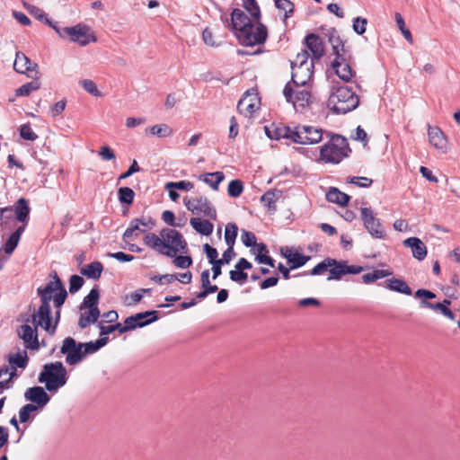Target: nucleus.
<instances>
[{
	"label": "nucleus",
	"instance_id": "4c0bfd02",
	"mask_svg": "<svg viewBox=\"0 0 460 460\" xmlns=\"http://www.w3.org/2000/svg\"><path fill=\"white\" fill-rule=\"evenodd\" d=\"M282 192L278 190H269L261 197V202L270 210H276V202L281 197Z\"/></svg>",
	"mask_w": 460,
	"mask_h": 460
},
{
	"label": "nucleus",
	"instance_id": "ea45409f",
	"mask_svg": "<svg viewBox=\"0 0 460 460\" xmlns=\"http://www.w3.org/2000/svg\"><path fill=\"white\" fill-rule=\"evenodd\" d=\"M16 376L15 367H12L11 370L7 367L0 368V388H9L12 379Z\"/></svg>",
	"mask_w": 460,
	"mask_h": 460
},
{
	"label": "nucleus",
	"instance_id": "6e6d98bb",
	"mask_svg": "<svg viewBox=\"0 0 460 460\" xmlns=\"http://www.w3.org/2000/svg\"><path fill=\"white\" fill-rule=\"evenodd\" d=\"M243 190V182L240 180H233L229 182L227 192L230 197L237 198Z\"/></svg>",
	"mask_w": 460,
	"mask_h": 460
},
{
	"label": "nucleus",
	"instance_id": "f257e3e1",
	"mask_svg": "<svg viewBox=\"0 0 460 460\" xmlns=\"http://www.w3.org/2000/svg\"><path fill=\"white\" fill-rule=\"evenodd\" d=\"M359 103L358 96L348 86L333 88L327 106L333 113L345 114L355 110Z\"/></svg>",
	"mask_w": 460,
	"mask_h": 460
},
{
	"label": "nucleus",
	"instance_id": "7ed1b4c3",
	"mask_svg": "<svg viewBox=\"0 0 460 460\" xmlns=\"http://www.w3.org/2000/svg\"><path fill=\"white\" fill-rule=\"evenodd\" d=\"M347 139L341 136H333L330 142L322 146L320 157L325 163L339 164L348 155Z\"/></svg>",
	"mask_w": 460,
	"mask_h": 460
},
{
	"label": "nucleus",
	"instance_id": "6ab92c4d",
	"mask_svg": "<svg viewBox=\"0 0 460 460\" xmlns=\"http://www.w3.org/2000/svg\"><path fill=\"white\" fill-rule=\"evenodd\" d=\"M295 128H291L284 125L271 124L265 127V133L270 139L279 140L281 138L290 139L293 142Z\"/></svg>",
	"mask_w": 460,
	"mask_h": 460
},
{
	"label": "nucleus",
	"instance_id": "c9c22d12",
	"mask_svg": "<svg viewBox=\"0 0 460 460\" xmlns=\"http://www.w3.org/2000/svg\"><path fill=\"white\" fill-rule=\"evenodd\" d=\"M108 337H102L95 341L82 342L84 358L87 355L97 352L101 348L104 347L108 343Z\"/></svg>",
	"mask_w": 460,
	"mask_h": 460
},
{
	"label": "nucleus",
	"instance_id": "72a5a7b5",
	"mask_svg": "<svg viewBox=\"0 0 460 460\" xmlns=\"http://www.w3.org/2000/svg\"><path fill=\"white\" fill-rule=\"evenodd\" d=\"M385 287L390 290L399 292L407 296L411 295V289L407 283L400 279H390L385 280Z\"/></svg>",
	"mask_w": 460,
	"mask_h": 460
},
{
	"label": "nucleus",
	"instance_id": "5fc2aeb1",
	"mask_svg": "<svg viewBox=\"0 0 460 460\" xmlns=\"http://www.w3.org/2000/svg\"><path fill=\"white\" fill-rule=\"evenodd\" d=\"M275 5L278 9L285 12L284 20L290 17L294 12V4L289 0H274Z\"/></svg>",
	"mask_w": 460,
	"mask_h": 460
},
{
	"label": "nucleus",
	"instance_id": "dca6fc26",
	"mask_svg": "<svg viewBox=\"0 0 460 460\" xmlns=\"http://www.w3.org/2000/svg\"><path fill=\"white\" fill-rule=\"evenodd\" d=\"M50 276L53 280L49 281L44 288H38L37 294L40 297V302H49L52 300V294L59 292L64 288L60 279L56 271H53Z\"/></svg>",
	"mask_w": 460,
	"mask_h": 460
},
{
	"label": "nucleus",
	"instance_id": "7c9ffc66",
	"mask_svg": "<svg viewBox=\"0 0 460 460\" xmlns=\"http://www.w3.org/2000/svg\"><path fill=\"white\" fill-rule=\"evenodd\" d=\"M350 197L341 191L339 189L335 187L330 188V190L326 193V199L329 202L336 203L341 206H346L349 201Z\"/></svg>",
	"mask_w": 460,
	"mask_h": 460
},
{
	"label": "nucleus",
	"instance_id": "13d9d810",
	"mask_svg": "<svg viewBox=\"0 0 460 460\" xmlns=\"http://www.w3.org/2000/svg\"><path fill=\"white\" fill-rule=\"evenodd\" d=\"M395 22L397 23L398 28L402 31V35L404 36L405 40L409 41L410 43H412V36L411 31L406 28L404 20L402 16L399 13H395Z\"/></svg>",
	"mask_w": 460,
	"mask_h": 460
},
{
	"label": "nucleus",
	"instance_id": "a18cd8bd",
	"mask_svg": "<svg viewBox=\"0 0 460 460\" xmlns=\"http://www.w3.org/2000/svg\"><path fill=\"white\" fill-rule=\"evenodd\" d=\"M40 88V84L37 79H33L31 82L26 83L20 86L15 93L17 96H29L32 92L37 91Z\"/></svg>",
	"mask_w": 460,
	"mask_h": 460
},
{
	"label": "nucleus",
	"instance_id": "2eb2a0df",
	"mask_svg": "<svg viewBox=\"0 0 460 460\" xmlns=\"http://www.w3.org/2000/svg\"><path fill=\"white\" fill-rule=\"evenodd\" d=\"M158 319V314L156 311H146L142 313L136 314L129 317H127L124 321L128 326H131L132 330L139 327H145Z\"/></svg>",
	"mask_w": 460,
	"mask_h": 460
},
{
	"label": "nucleus",
	"instance_id": "09e8293b",
	"mask_svg": "<svg viewBox=\"0 0 460 460\" xmlns=\"http://www.w3.org/2000/svg\"><path fill=\"white\" fill-rule=\"evenodd\" d=\"M135 192L129 187H120L118 190V198L120 203L130 205L133 203Z\"/></svg>",
	"mask_w": 460,
	"mask_h": 460
},
{
	"label": "nucleus",
	"instance_id": "f03ea898",
	"mask_svg": "<svg viewBox=\"0 0 460 460\" xmlns=\"http://www.w3.org/2000/svg\"><path fill=\"white\" fill-rule=\"evenodd\" d=\"M38 380L45 384L46 389L50 393H57L67 381V372L62 362L57 361L43 366Z\"/></svg>",
	"mask_w": 460,
	"mask_h": 460
},
{
	"label": "nucleus",
	"instance_id": "58836bf2",
	"mask_svg": "<svg viewBox=\"0 0 460 460\" xmlns=\"http://www.w3.org/2000/svg\"><path fill=\"white\" fill-rule=\"evenodd\" d=\"M420 306L423 308L431 309L435 312H439L441 314H443L444 316H446L447 318H448L452 321H454L456 319V314L449 308H445L439 303L433 304L429 301L422 300L420 302Z\"/></svg>",
	"mask_w": 460,
	"mask_h": 460
},
{
	"label": "nucleus",
	"instance_id": "c03bdc74",
	"mask_svg": "<svg viewBox=\"0 0 460 460\" xmlns=\"http://www.w3.org/2000/svg\"><path fill=\"white\" fill-rule=\"evenodd\" d=\"M132 221L135 225L141 228V233H146L149 230H152L155 226V221L148 216H142L139 218L132 219Z\"/></svg>",
	"mask_w": 460,
	"mask_h": 460
},
{
	"label": "nucleus",
	"instance_id": "8fccbe9b",
	"mask_svg": "<svg viewBox=\"0 0 460 460\" xmlns=\"http://www.w3.org/2000/svg\"><path fill=\"white\" fill-rule=\"evenodd\" d=\"M329 271L331 276L328 277V280L340 279L342 275L346 274L345 261H338L335 260V263L330 267Z\"/></svg>",
	"mask_w": 460,
	"mask_h": 460
},
{
	"label": "nucleus",
	"instance_id": "a211bd4d",
	"mask_svg": "<svg viewBox=\"0 0 460 460\" xmlns=\"http://www.w3.org/2000/svg\"><path fill=\"white\" fill-rule=\"evenodd\" d=\"M24 397L27 401L35 403L37 409L43 408L50 400L49 395L41 386H33L28 388L24 393Z\"/></svg>",
	"mask_w": 460,
	"mask_h": 460
},
{
	"label": "nucleus",
	"instance_id": "603ef678",
	"mask_svg": "<svg viewBox=\"0 0 460 460\" xmlns=\"http://www.w3.org/2000/svg\"><path fill=\"white\" fill-rule=\"evenodd\" d=\"M335 263V260L332 258H327L318 263L315 267L312 269L310 271V275L316 276L322 275L328 270V269Z\"/></svg>",
	"mask_w": 460,
	"mask_h": 460
},
{
	"label": "nucleus",
	"instance_id": "423d86ee",
	"mask_svg": "<svg viewBox=\"0 0 460 460\" xmlns=\"http://www.w3.org/2000/svg\"><path fill=\"white\" fill-rule=\"evenodd\" d=\"M236 37L240 43L244 46H254L263 44L268 38V31L264 24L256 22L247 28L236 32Z\"/></svg>",
	"mask_w": 460,
	"mask_h": 460
},
{
	"label": "nucleus",
	"instance_id": "4468645a",
	"mask_svg": "<svg viewBox=\"0 0 460 460\" xmlns=\"http://www.w3.org/2000/svg\"><path fill=\"white\" fill-rule=\"evenodd\" d=\"M30 321L29 318L25 320L26 323L18 328L17 334L23 341L26 349H39L37 328L29 325Z\"/></svg>",
	"mask_w": 460,
	"mask_h": 460
},
{
	"label": "nucleus",
	"instance_id": "052dcab7",
	"mask_svg": "<svg viewBox=\"0 0 460 460\" xmlns=\"http://www.w3.org/2000/svg\"><path fill=\"white\" fill-rule=\"evenodd\" d=\"M82 87L90 94L93 96H101V93L97 88L96 84L90 79H84L79 82Z\"/></svg>",
	"mask_w": 460,
	"mask_h": 460
},
{
	"label": "nucleus",
	"instance_id": "f8f14e48",
	"mask_svg": "<svg viewBox=\"0 0 460 460\" xmlns=\"http://www.w3.org/2000/svg\"><path fill=\"white\" fill-rule=\"evenodd\" d=\"M283 94L288 102H292L295 107H305L309 104L311 93L305 89L300 87L293 88L289 84H287Z\"/></svg>",
	"mask_w": 460,
	"mask_h": 460
},
{
	"label": "nucleus",
	"instance_id": "338daca9",
	"mask_svg": "<svg viewBox=\"0 0 460 460\" xmlns=\"http://www.w3.org/2000/svg\"><path fill=\"white\" fill-rule=\"evenodd\" d=\"M173 264L180 269H187L192 264V259L190 256H176Z\"/></svg>",
	"mask_w": 460,
	"mask_h": 460
},
{
	"label": "nucleus",
	"instance_id": "6e6552de",
	"mask_svg": "<svg viewBox=\"0 0 460 460\" xmlns=\"http://www.w3.org/2000/svg\"><path fill=\"white\" fill-rule=\"evenodd\" d=\"M293 142L300 145H313L320 142L323 138L321 129L312 126L295 127Z\"/></svg>",
	"mask_w": 460,
	"mask_h": 460
},
{
	"label": "nucleus",
	"instance_id": "aec40b11",
	"mask_svg": "<svg viewBox=\"0 0 460 460\" xmlns=\"http://www.w3.org/2000/svg\"><path fill=\"white\" fill-rule=\"evenodd\" d=\"M259 100L256 93H252L249 91L238 102L237 110L240 113L246 117L251 116L258 109Z\"/></svg>",
	"mask_w": 460,
	"mask_h": 460
},
{
	"label": "nucleus",
	"instance_id": "c85d7f7f",
	"mask_svg": "<svg viewBox=\"0 0 460 460\" xmlns=\"http://www.w3.org/2000/svg\"><path fill=\"white\" fill-rule=\"evenodd\" d=\"M190 224L197 233L202 235H210L214 230V225L211 222L199 217H191Z\"/></svg>",
	"mask_w": 460,
	"mask_h": 460
},
{
	"label": "nucleus",
	"instance_id": "69168bd1",
	"mask_svg": "<svg viewBox=\"0 0 460 460\" xmlns=\"http://www.w3.org/2000/svg\"><path fill=\"white\" fill-rule=\"evenodd\" d=\"M367 20L363 17H357L353 21V30L356 33L362 35L367 29Z\"/></svg>",
	"mask_w": 460,
	"mask_h": 460
},
{
	"label": "nucleus",
	"instance_id": "c756f323",
	"mask_svg": "<svg viewBox=\"0 0 460 460\" xmlns=\"http://www.w3.org/2000/svg\"><path fill=\"white\" fill-rule=\"evenodd\" d=\"M327 35H328L329 42L332 47V51H333V54L335 55V57L347 54L345 48H344V44H343L341 39L340 38L338 31L335 29H333V28L331 29L328 31Z\"/></svg>",
	"mask_w": 460,
	"mask_h": 460
},
{
	"label": "nucleus",
	"instance_id": "37998d69",
	"mask_svg": "<svg viewBox=\"0 0 460 460\" xmlns=\"http://www.w3.org/2000/svg\"><path fill=\"white\" fill-rule=\"evenodd\" d=\"M286 259L289 263H291L290 269L294 270L304 266L311 259V257L295 252L294 254L286 255Z\"/></svg>",
	"mask_w": 460,
	"mask_h": 460
},
{
	"label": "nucleus",
	"instance_id": "20e7f679",
	"mask_svg": "<svg viewBox=\"0 0 460 460\" xmlns=\"http://www.w3.org/2000/svg\"><path fill=\"white\" fill-rule=\"evenodd\" d=\"M161 236L164 240V255L173 258L178 252H186L187 243L182 234L172 228L161 230Z\"/></svg>",
	"mask_w": 460,
	"mask_h": 460
},
{
	"label": "nucleus",
	"instance_id": "cd10ccee",
	"mask_svg": "<svg viewBox=\"0 0 460 460\" xmlns=\"http://www.w3.org/2000/svg\"><path fill=\"white\" fill-rule=\"evenodd\" d=\"M143 242L147 247L164 255V243L163 237L161 236V234L157 235L154 233H148L144 236Z\"/></svg>",
	"mask_w": 460,
	"mask_h": 460
},
{
	"label": "nucleus",
	"instance_id": "ddd939ff",
	"mask_svg": "<svg viewBox=\"0 0 460 460\" xmlns=\"http://www.w3.org/2000/svg\"><path fill=\"white\" fill-rule=\"evenodd\" d=\"M13 69L17 73L25 74L32 79H38L39 77L38 65L31 62L24 53L20 51L16 52Z\"/></svg>",
	"mask_w": 460,
	"mask_h": 460
},
{
	"label": "nucleus",
	"instance_id": "9d476101",
	"mask_svg": "<svg viewBox=\"0 0 460 460\" xmlns=\"http://www.w3.org/2000/svg\"><path fill=\"white\" fill-rule=\"evenodd\" d=\"M60 352L66 355V362L70 366H75L84 358L82 342L77 343L72 337H66L63 341Z\"/></svg>",
	"mask_w": 460,
	"mask_h": 460
},
{
	"label": "nucleus",
	"instance_id": "1a4fd4ad",
	"mask_svg": "<svg viewBox=\"0 0 460 460\" xmlns=\"http://www.w3.org/2000/svg\"><path fill=\"white\" fill-rule=\"evenodd\" d=\"M184 204L195 215H202L211 220L217 219L216 208L205 197L184 199Z\"/></svg>",
	"mask_w": 460,
	"mask_h": 460
},
{
	"label": "nucleus",
	"instance_id": "49530a36",
	"mask_svg": "<svg viewBox=\"0 0 460 460\" xmlns=\"http://www.w3.org/2000/svg\"><path fill=\"white\" fill-rule=\"evenodd\" d=\"M22 5L31 15L34 16L40 21H44L47 24H50V20L47 17V14L43 12V10L26 2H22Z\"/></svg>",
	"mask_w": 460,
	"mask_h": 460
},
{
	"label": "nucleus",
	"instance_id": "5701e85b",
	"mask_svg": "<svg viewBox=\"0 0 460 460\" xmlns=\"http://www.w3.org/2000/svg\"><path fill=\"white\" fill-rule=\"evenodd\" d=\"M428 136L429 143L442 153L447 151V139L438 127H429Z\"/></svg>",
	"mask_w": 460,
	"mask_h": 460
},
{
	"label": "nucleus",
	"instance_id": "bf43d9fd",
	"mask_svg": "<svg viewBox=\"0 0 460 460\" xmlns=\"http://www.w3.org/2000/svg\"><path fill=\"white\" fill-rule=\"evenodd\" d=\"M37 411V406L33 403L25 404L19 411V418L21 422H26L30 419L31 412Z\"/></svg>",
	"mask_w": 460,
	"mask_h": 460
},
{
	"label": "nucleus",
	"instance_id": "9b49d317",
	"mask_svg": "<svg viewBox=\"0 0 460 460\" xmlns=\"http://www.w3.org/2000/svg\"><path fill=\"white\" fill-rule=\"evenodd\" d=\"M360 214L364 226L371 236L377 239H384L385 237V228L379 219L375 217L373 210L370 208H362Z\"/></svg>",
	"mask_w": 460,
	"mask_h": 460
},
{
	"label": "nucleus",
	"instance_id": "473e14b6",
	"mask_svg": "<svg viewBox=\"0 0 460 460\" xmlns=\"http://www.w3.org/2000/svg\"><path fill=\"white\" fill-rule=\"evenodd\" d=\"M24 226H20L7 239L4 246V251L6 254L10 255L13 253V252L17 247L21 236L24 232Z\"/></svg>",
	"mask_w": 460,
	"mask_h": 460
},
{
	"label": "nucleus",
	"instance_id": "3c124183",
	"mask_svg": "<svg viewBox=\"0 0 460 460\" xmlns=\"http://www.w3.org/2000/svg\"><path fill=\"white\" fill-rule=\"evenodd\" d=\"M309 54L307 50H302L301 52L297 53L296 58L291 62V67L292 66H314L313 58L311 61H308Z\"/></svg>",
	"mask_w": 460,
	"mask_h": 460
},
{
	"label": "nucleus",
	"instance_id": "864d4df0",
	"mask_svg": "<svg viewBox=\"0 0 460 460\" xmlns=\"http://www.w3.org/2000/svg\"><path fill=\"white\" fill-rule=\"evenodd\" d=\"M13 219V208L11 206L0 208V227L7 226Z\"/></svg>",
	"mask_w": 460,
	"mask_h": 460
},
{
	"label": "nucleus",
	"instance_id": "b1692460",
	"mask_svg": "<svg viewBox=\"0 0 460 460\" xmlns=\"http://www.w3.org/2000/svg\"><path fill=\"white\" fill-rule=\"evenodd\" d=\"M405 247L411 250L412 256L418 261H423L427 256V247L418 237H409L402 242Z\"/></svg>",
	"mask_w": 460,
	"mask_h": 460
},
{
	"label": "nucleus",
	"instance_id": "39448f33",
	"mask_svg": "<svg viewBox=\"0 0 460 460\" xmlns=\"http://www.w3.org/2000/svg\"><path fill=\"white\" fill-rule=\"evenodd\" d=\"M60 318V311H56V317L52 324L50 303L41 302L39 309L31 314V323L35 328L41 327L53 334L56 332Z\"/></svg>",
	"mask_w": 460,
	"mask_h": 460
},
{
	"label": "nucleus",
	"instance_id": "bb28decb",
	"mask_svg": "<svg viewBox=\"0 0 460 460\" xmlns=\"http://www.w3.org/2000/svg\"><path fill=\"white\" fill-rule=\"evenodd\" d=\"M84 311V313H81L78 321V325L81 329H85L90 324L95 323L101 314L99 308H86Z\"/></svg>",
	"mask_w": 460,
	"mask_h": 460
},
{
	"label": "nucleus",
	"instance_id": "79ce46f5",
	"mask_svg": "<svg viewBox=\"0 0 460 460\" xmlns=\"http://www.w3.org/2000/svg\"><path fill=\"white\" fill-rule=\"evenodd\" d=\"M8 361L11 367L25 368L28 364L29 358L26 351H23L22 353L18 352L13 355H10Z\"/></svg>",
	"mask_w": 460,
	"mask_h": 460
},
{
	"label": "nucleus",
	"instance_id": "f704fd0d",
	"mask_svg": "<svg viewBox=\"0 0 460 460\" xmlns=\"http://www.w3.org/2000/svg\"><path fill=\"white\" fill-rule=\"evenodd\" d=\"M99 298V289L97 288H92L81 303L79 306L80 311L86 310V308H98Z\"/></svg>",
	"mask_w": 460,
	"mask_h": 460
},
{
	"label": "nucleus",
	"instance_id": "0eeeda50",
	"mask_svg": "<svg viewBox=\"0 0 460 460\" xmlns=\"http://www.w3.org/2000/svg\"><path fill=\"white\" fill-rule=\"evenodd\" d=\"M61 33L66 35L73 42H77L81 46H86L90 42L96 41V38L91 32V29L83 24H76L72 27H64Z\"/></svg>",
	"mask_w": 460,
	"mask_h": 460
},
{
	"label": "nucleus",
	"instance_id": "2f4dec72",
	"mask_svg": "<svg viewBox=\"0 0 460 460\" xmlns=\"http://www.w3.org/2000/svg\"><path fill=\"white\" fill-rule=\"evenodd\" d=\"M102 270V264L100 261H95L83 267L80 270V272L88 279H98L101 277Z\"/></svg>",
	"mask_w": 460,
	"mask_h": 460
},
{
	"label": "nucleus",
	"instance_id": "de8ad7c7",
	"mask_svg": "<svg viewBox=\"0 0 460 460\" xmlns=\"http://www.w3.org/2000/svg\"><path fill=\"white\" fill-rule=\"evenodd\" d=\"M238 227L234 223H228L225 230V241L227 246H234L237 236Z\"/></svg>",
	"mask_w": 460,
	"mask_h": 460
},
{
	"label": "nucleus",
	"instance_id": "680f3d73",
	"mask_svg": "<svg viewBox=\"0 0 460 460\" xmlns=\"http://www.w3.org/2000/svg\"><path fill=\"white\" fill-rule=\"evenodd\" d=\"M20 135L25 140L34 141L38 138V135L32 130L30 124L21 126Z\"/></svg>",
	"mask_w": 460,
	"mask_h": 460
},
{
	"label": "nucleus",
	"instance_id": "f3484780",
	"mask_svg": "<svg viewBox=\"0 0 460 460\" xmlns=\"http://www.w3.org/2000/svg\"><path fill=\"white\" fill-rule=\"evenodd\" d=\"M332 66L336 75L344 82H349L352 78L354 72L349 66L347 54L335 57Z\"/></svg>",
	"mask_w": 460,
	"mask_h": 460
},
{
	"label": "nucleus",
	"instance_id": "a878e982",
	"mask_svg": "<svg viewBox=\"0 0 460 460\" xmlns=\"http://www.w3.org/2000/svg\"><path fill=\"white\" fill-rule=\"evenodd\" d=\"M13 213L17 221L24 226V229L29 221L31 208L29 207L27 199L20 198L14 204Z\"/></svg>",
	"mask_w": 460,
	"mask_h": 460
},
{
	"label": "nucleus",
	"instance_id": "a19ab883",
	"mask_svg": "<svg viewBox=\"0 0 460 460\" xmlns=\"http://www.w3.org/2000/svg\"><path fill=\"white\" fill-rule=\"evenodd\" d=\"M146 134L149 133L152 136L158 137H166L172 134V129L166 124L154 125L146 129Z\"/></svg>",
	"mask_w": 460,
	"mask_h": 460
},
{
	"label": "nucleus",
	"instance_id": "393cba45",
	"mask_svg": "<svg viewBox=\"0 0 460 460\" xmlns=\"http://www.w3.org/2000/svg\"><path fill=\"white\" fill-rule=\"evenodd\" d=\"M252 24L250 18L240 9H234L231 13V27L236 32H241L242 30L247 28Z\"/></svg>",
	"mask_w": 460,
	"mask_h": 460
},
{
	"label": "nucleus",
	"instance_id": "e2e57ef3",
	"mask_svg": "<svg viewBox=\"0 0 460 460\" xmlns=\"http://www.w3.org/2000/svg\"><path fill=\"white\" fill-rule=\"evenodd\" d=\"M84 283V280L81 276L72 275L69 279V292L72 294L77 292Z\"/></svg>",
	"mask_w": 460,
	"mask_h": 460
},
{
	"label": "nucleus",
	"instance_id": "774afa93",
	"mask_svg": "<svg viewBox=\"0 0 460 460\" xmlns=\"http://www.w3.org/2000/svg\"><path fill=\"white\" fill-rule=\"evenodd\" d=\"M140 229L137 225L133 223V221H130L129 226L126 229V231L123 234V239H132L138 235V233L140 232Z\"/></svg>",
	"mask_w": 460,
	"mask_h": 460
},
{
	"label": "nucleus",
	"instance_id": "0e129e2a",
	"mask_svg": "<svg viewBox=\"0 0 460 460\" xmlns=\"http://www.w3.org/2000/svg\"><path fill=\"white\" fill-rule=\"evenodd\" d=\"M193 188V183L187 181H181L178 182H168L165 185V189H176L189 191Z\"/></svg>",
	"mask_w": 460,
	"mask_h": 460
},
{
	"label": "nucleus",
	"instance_id": "412c9836",
	"mask_svg": "<svg viewBox=\"0 0 460 460\" xmlns=\"http://www.w3.org/2000/svg\"><path fill=\"white\" fill-rule=\"evenodd\" d=\"M292 83L296 87L305 86L312 78L314 66H292Z\"/></svg>",
	"mask_w": 460,
	"mask_h": 460
},
{
	"label": "nucleus",
	"instance_id": "4be33fe9",
	"mask_svg": "<svg viewBox=\"0 0 460 460\" xmlns=\"http://www.w3.org/2000/svg\"><path fill=\"white\" fill-rule=\"evenodd\" d=\"M307 49L312 52L313 60H320L324 55V46L322 39L314 33H310L305 38Z\"/></svg>",
	"mask_w": 460,
	"mask_h": 460
},
{
	"label": "nucleus",
	"instance_id": "e433bc0d",
	"mask_svg": "<svg viewBox=\"0 0 460 460\" xmlns=\"http://www.w3.org/2000/svg\"><path fill=\"white\" fill-rule=\"evenodd\" d=\"M225 179L222 172H208L199 176V180L209 185L214 190H218V185Z\"/></svg>",
	"mask_w": 460,
	"mask_h": 460
},
{
	"label": "nucleus",
	"instance_id": "4d7b16f0",
	"mask_svg": "<svg viewBox=\"0 0 460 460\" xmlns=\"http://www.w3.org/2000/svg\"><path fill=\"white\" fill-rule=\"evenodd\" d=\"M244 7L254 20L259 21L261 11L256 0H245Z\"/></svg>",
	"mask_w": 460,
	"mask_h": 460
}]
</instances>
